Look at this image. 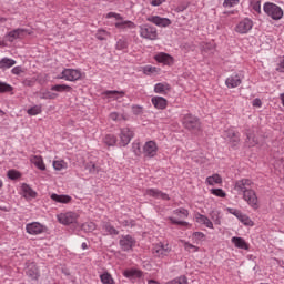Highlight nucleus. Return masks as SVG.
<instances>
[{"label": "nucleus", "mask_w": 284, "mask_h": 284, "mask_svg": "<svg viewBox=\"0 0 284 284\" xmlns=\"http://www.w3.org/2000/svg\"><path fill=\"white\" fill-rule=\"evenodd\" d=\"M252 8L255 12L261 14V1L252 2Z\"/></svg>", "instance_id": "obj_55"}, {"label": "nucleus", "mask_w": 284, "mask_h": 284, "mask_svg": "<svg viewBox=\"0 0 284 284\" xmlns=\"http://www.w3.org/2000/svg\"><path fill=\"white\" fill-rule=\"evenodd\" d=\"M151 102L156 110H165L168 108V100L163 97H153Z\"/></svg>", "instance_id": "obj_20"}, {"label": "nucleus", "mask_w": 284, "mask_h": 284, "mask_svg": "<svg viewBox=\"0 0 284 284\" xmlns=\"http://www.w3.org/2000/svg\"><path fill=\"white\" fill-rule=\"evenodd\" d=\"M193 239H195V241H203V239H205V234L203 232H194Z\"/></svg>", "instance_id": "obj_54"}, {"label": "nucleus", "mask_w": 284, "mask_h": 284, "mask_svg": "<svg viewBox=\"0 0 284 284\" xmlns=\"http://www.w3.org/2000/svg\"><path fill=\"white\" fill-rule=\"evenodd\" d=\"M143 72L145 74H159L161 72V69L152 65H146L143 68Z\"/></svg>", "instance_id": "obj_39"}, {"label": "nucleus", "mask_w": 284, "mask_h": 284, "mask_svg": "<svg viewBox=\"0 0 284 284\" xmlns=\"http://www.w3.org/2000/svg\"><path fill=\"white\" fill-rule=\"evenodd\" d=\"M120 246L123 252H130L133 247L136 246V240L131 235H122L120 239Z\"/></svg>", "instance_id": "obj_7"}, {"label": "nucleus", "mask_w": 284, "mask_h": 284, "mask_svg": "<svg viewBox=\"0 0 284 284\" xmlns=\"http://www.w3.org/2000/svg\"><path fill=\"white\" fill-rule=\"evenodd\" d=\"M12 90H14L12 85L0 81V94H3L6 92H12Z\"/></svg>", "instance_id": "obj_42"}, {"label": "nucleus", "mask_w": 284, "mask_h": 284, "mask_svg": "<svg viewBox=\"0 0 284 284\" xmlns=\"http://www.w3.org/2000/svg\"><path fill=\"white\" fill-rule=\"evenodd\" d=\"M170 284H187V277L185 275H181L170 282Z\"/></svg>", "instance_id": "obj_48"}, {"label": "nucleus", "mask_w": 284, "mask_h": 284, "mask_svg": "<svg viewBox=\"0 0 284 284\" xmlns=\"http://www.w3.org/2000/svg\"><path fill=\"white\" fill-rule=\"evenodd\" d=\"M195 219H196V223H200L201 225H205V227H209L210 230L214 227V224L212 223V221H210L207 216L201 213H196Z\"/></svg>", "instance_id": "obj_22"}, {"label": "nucleus", "mask_w": 284, "mask_h": 284, "mask_svg": "<svg viewBox=\"0 0 284 284\" xmlns=\"http://www.w3.org/2000/svg\"><path fill=\"white\" fill-rule=\"evenodd\" d=\"M224 136L229 139L230 143H232L233 148L239 145L241 142V134L234 129H227L224 131Z\"/></svg>", "instance_id": "obj_15"}, {"label": "nucleus", "mask_w": 284, "mask_h": 284, "mask_svg": "<svg viewBox=\"0 0 284 284\" xmlns=\"http://www.w3.org/2000/svg\"><path fill=\"white\" fill-rule=\"evenodd\" d=\"M77 219H79V215L74 212L61 213L58 215V221L59 223H62V225H71V223H77Z\"/></svg>", "instance_id": "obj_8"}, {"label": "nucleus", "mask_w": 284, "mask_h": 284, "mask_svg": "<svg viewBox=\"0 0 284 284\" xmlns=\"http://www.w3.org/2000/svg\"><path fill=\"white\" fill-rule=\"evenodd\" d=\"M184 248L186 250V252H192V250H193V252H199V247L194 246L190 242L184 243Z\"/></svg>", "instance_id": "obj_51"}, {"label": "nucleus", "mask_w": 284, "mask_h": 284, "mask_svg": "<svg viewBox=\"0 0 284 284\" xmlns=\"http://www.w3.org/2000/svg\"><path fill=\"white\" fill-rule=\"evenodd\" d=\"M158 63H163V65H174V58L165 52H160L154 57Z\"/></svg>", "instance_id": "obj_17"}, {"label": "nucleus", "mask_w": 284, "mask_h": 284, "mask_svg": "<svg viewBox=\"0 0 284 284\" xmlns=\"http://www.w3.org/2000/svg\"><path fill=\"white\" fill-rule=\"evenodd\" d=\"M264 12L271 17L274 21H278L283 19V9L281 7L272 3V2H266L264 4Z\"/></svg>", "instance_id": "obj_1"}, {"label": "nucleus", "mask_w": 284, "mask_h": 284, "mask_svg": "<svg viewBox=\"0 0 284 284\" xmlns=\"http://www.w3.org/2000/svg\"><path fill=\"white\" fill-rule=\"evenodd\" d=\"M171 251L172 250L168 247V245H163L162 243H160L153 247L152 254L153 256H155V258H165V256H168Z\"/></svg>", "instance_id": "obj_10"}, {"label": "nucleus", "mask_w": 284, "mask_h": 284, "mask_svg": "<svg viewBox=\"0 0 284 284\" xmlns=\"http://www.w3.org/2000/svg\"><path fill=\"white\" fill-rule=\"evenodd\" d=\"M243 200L247 203V205H250V207H252V210H258V207H261L256 191L252 189L243 194Z\"/></svg>", "instance_id": "obj_4"}, {"label": "nucleus", "mask_w": 284, "mask_h": 284, "mask_svg": "<svg viewBox=\"0 0 284 284\" xmlns=\"http://www.w3.org/2000/svg\"><path fill=\"white\" fill-rule=\"evenodd\" d=\"M169 221H171V223L173 225H182L183 227H187L189 223L185 222V221H178L174 217H169Z\"/></svg>", "instance_id": "obj_50"}, {"label": "nucleus", "mask_w": 284, "mask_h": 284, "mask_svg": "<svg viewBox=\"0 0 284 284\" xmlns=\"http://www.w3.org/2000/svg\"><path fill=\"white\" fill-rule=\"evenodd\" d=\"M7 176L11 181H17V179H21V173L17 170H9Z\"/></svg>", "instance_id": "obj_40"}, {"label": "nucleus", "mask_w": 284, "mask_h": 284, "mask_svg": "<svg viewBox=\"0 0 284 284\" xmlns=\"http://www.w3.org/2000/svg\"><path fill=\"white\" fill-rule=\"evenodd\" d=\"M115 48L116 50H128V40L126 39L118 40Z\"/></svg>", "instance_id": "obj_45"}, {"label": "nucleus", "mask_w": 284, "mask_h": 284, "mask_svg": "<svg viewBox=\"0 0 284 284\" xmlns=\"http://www.w3.org/2000/svg\"><path fill=\"white\" fill-rule=\"evenodd\" d=\"M26 32H28L26 29H14L6 34V39L12 43V41L17 39H23V37H26Z\"/></svg>", "instance_id": "obj_16"}, {"label": "nucleus", "mask_w": 284, "mask_h": 284, "mask_svg": "<svg viewBox=\"0 0 284 284\" xmlns=\"http://www.w3.org/2000/svg\"><path fill=\"white\" fill-rule=\"evenodd\" d=\"M103 143L109 146L116 145V138L114 134H106L103 139Z\"/></svg>", "instance_id": "obj_36"}, {"label": "nucleus", "mask_w": 284, "mask_h": 284, "mask_svg": "<svg viewBox=\"0 0 284 284\" xmlns=\"http://www.w3.org/2000/svg\"><path fill=\"white\" fill-rule=\"evenodd\" d=\"M166 90H170V84L158 83L154 87V92H156V94H163Z\"/></svg>", "instance_id": "obj_38"}, {"label": "nucleus", "mask_w": 284, "mask_h": 284, "mask_svg": "<svg viewBox=\"0 0 284 284\" xmlns=\"http://www.w3.org/2000/svg\"><path fill=\"white\" fill-rule=\"evenodd\" d=\"M82 230L84 232H94V230H97V224H94V222H87L82 224Z\"/></svg>", "instance_id": "obj_41"}, {"label": "nucleus", "mask_w": 284, "mask_h": 284, "mask_svg": "<svg viewBox=\"0 0 284 284\" xmlns=\"http://www.w3.org/2000/svg\"><path fill=\"white\" fill-rule=\"evenodd\" d=\"M31 163H33L38 170H45V163H43V158L41 155H33L31 158Z\"/></svg>", "instance_id": "obj_28"}, {"label": "nucleus", "mask_w": 284, "mask_h": 284, "mask_svg": "<svg viewBox=\"0 0 284 284\" xmlns=\"http://www.w3.org/2000/svg\"><path fill=\"white\" fill-rule=\"evenodd\" d=\"M85 170H89V172L91 174H97V172H99V170H101V166L97 165V163L94 162H88L85 165H84Z\"/></svg>", "instance_id": "obj_34"}, {"label": "nucleus", "mask_w": 284, "mask_h": 284, "mask_svg": "<svg viewBox=\"0 0 284 284\" xmlns=\"http://www.w3.org/2000/svg\"><path fill=\"white\" fill-rule=\"evenodd\" d=\"M26 231L28 232V234H33V235L43 234V225L41 223L33 222V223L27 224Z\"/></svg>", "instance_id": "obj_18"}, {"label": "nucleus", "mask_w": 284, "mask_h": 284, "mask_svg": "<svg viewBox=\"0 0 284 284\" xmlns=\"http://www.w3.org/2000/svg\"><path fill=\"white\" fill-rule=\"evenodd\" d=\"M254 23L251 19H244L235 27V32H239V34H247L250 30H252V27Z\"/></svg>", "instance_id": "obj_11"}, {"label": "nucleus", "mask_w": 284, "mask_h": 284, "mask_svg": "<svg viewBox=\"0 0 284 284\" xmlns=\"http://www.w3.org/2000/svg\"><path fill=\"white\" fill-rule=\"evenodd\" d=\"M41 112H43L41 105H34L27 110V113L29 114V116H37V114H41Z\"/></svg>", "instance_id": "obj_35"}, {"label": "nucleus", "mask_w": 284, "mask_h": 284, "mask_svg": "<svg viewBox=\"0 0 284 284\" xmlns=\"http://www.w3.org/2000/svg\"><path fill=\"white\" fill-rule=\"evenodd\" d=\"M104 97H106L108 99H113V101H116L120 97H125V91H104L103 92Z\"/></svg>", "instance_id": "obj_27"}, {"label": "nucleus", "mask_w": 284, "mask_h": 284, "mask_svg": "<svg viewBox=\"0 0 284 284\" xmlns=\"http://www.w3.org/2000/svg\"><path fill=\"white\" fill-rule=\"evenodd\" d=\"M105 230L109 232V234H113L114 236H118L119 234V231L110 224L105 225Z\"/></svg>", "instance_id": "obj_53"}, {"label": "nucleus", "mask_w": 284, "mask_h": 284, "mask_svg": "<svg viewBox=\"0 0 284 284\" xmlns=\"http://www.w3.org/2000/svg\"><path fill=\"white\" fill-rule=\"evenodd\" d=\"M116 19V21H123V17L119 13H115V12H109L106 14V19Z\"/></svg>", "instance_id": "obj_52"}, {"label": "nucleus", "mask_w": 284, "mask_h": 284, "mask_svg": "<svg viewBox=\"0 0 284 284\" xmlns=\"http://www.w3.org/2000/svg\"><path fill=\"white\" fill-rule=\"evenodd\" d=\"M115 28H118V30H133V28H136V24H134V22L126 20V21H122V22H116L115 23Z\"/></svg>", "instance_id": "obj_26"}, {"label": "nucleus", "mask_w": 284, "mask_h": 284, "mask_svg": "<svg viewBox=\"0 0 284 284\" xmlns=\"http://www.w3.org/2000/svg\"><path fill=\"white\" fill-rule=\"evenodd\" d=\"M132 139H134V131L130 130V128H123L120 130L121 148H125V145H129Z\"/></svg>", "instance_id": "obj_6"}, {"label": "nucleus", "mask_w": 284, "mask_h": 284, "mask_svg": "<svg viewBox=\"0 0 284 284\" xmlns=\"http://www.w3.org/2000/svg\"><path fill=\"white\" fill-rule=\"evenodd\" d=\"M61 74V79L65 81H79L81 79V71L77 69H64Z\"/></svg>", "instance_id": "obj_9"}, {"label": "nucleus", "mask_w": 284, "mask_h": 284, "mask_svg": "<svg viewBox=\"0 0 284 284\" xmlns=\"http://www.w3.org/2000/svg\"><path fill=\"white\" fill-rule=\"evenodd\" d=\"M28 276H30V278H32L33 281L38 280L39 278V274H37L34 271L32 270H29L27 272Z\"/></svg>", "instance_id": "obj_57"}, {"label": "nucleus", "mask_w": 284, "mask_h": 284, "mask_svg": "<svg viewBox=\"0 0 284 284\" xmlns=\"http://www.w3.org/2000/svg\"><path fill=\"white\" fill-rule=\"evenodd\" d=\"M252 185H254V182L250 179H242L235 182L234 190L239 194H245L246 192H250L252 190Z\"/></svg>", "instance_id": "obj_5"}, {"label": "nucleus", "mask_w": 284, "mask_h": 284, "mask_svg": "<svg viewBox=\"0 0 284 284\" xmlns=\"http://www.w3.org/2000/svg\"><path fill=\"white\" fill-rule=\"evenodd\" d=\"M110 37V32L106 30L100 29L95 33V39H99V41H105Z\"/></svg>", "instance_id": "obj_37"}, {"label": "nucleus", "mask_w": 284, "mask_h": 284, "mask_svg": "<svg viewBox=\"0 0 284 284\" xmlns=\"http://www.w3.org/2000/svg\"><path fill=\"white\" fill-rule=\"evenodd\" d=\"M212 50H214V45L210 43L204 44V52H210Z\"/></svg>", "instance_id": "obj_61"}, {"label": "nucleus", "mask_w": 284, "mask_h": 284, "mask_svg": "<svg viewBox=\"0 0 284 284\" xmlns=\"http://www.w3.org/2000/svg\"><path fill=\"white\" fill-rule=\"evenodd\" d=\"M53 92H72V87L68 84H55L51 87Z\"/></svg>", "instance_id": "obj_31"}, {"label": "nucleus", "mask_w": 284, "mask_h": 284, "mask_svg": "<svg viewBox=\"0 0 284 284\" xmlns=\"http://www.w3.org/2000/svg\"><path fill=\"white\" fill-rule=\"evenodd\" d=\"M13 65H17V61L14 59L2 58L0 60V70H8V69L12 68Z\"/></svg>", "instance_id": "obj_25"}, {"label": "nucleus", "mask_w": 284, "mask_h": 284, "mask_svg": "<svg viewBox=\"0 0 284 284\" xmlns=\"http://www.w3.org/2000/svg\"><path fill=\"white\" fill-rule=\"evenodd\" d=\"M53 168L54 170H65V168H68V164L61 160V161H53Z\"/></svg>", "instance_id": "obj_46"}, {"label": "nucleus", "mask_w": 284, "mask_h": 284, "mask_svg": "<svg viewBox=\"0 0 284 284\" xmlns=\"http://www.w3.org/2000/svg\"><path fill=\"white\" fill-rule=\"evenodd\" d=\"M12 74H16L17 77H19V74H22L23 72V68L21 65H18V67H14L12 70H11Z\"/></svg>", "instance_id": "obj_56"}, {"label": "nucleus", "mask_w": 284, "mask_h": 284, "mask_svg": "<svg viewBox=\"0 0 284 284\" xmlns=\"http://www.w3.org/2000/svg\"><path fill=\"white\" fill-rule=\"evenodd\" d=\"M150 23H154L159 28H168V26H172V20L168 18H161L159 16H152L146 19Z\"/></svg>", "instance_id": "obj_14"}, {"label": "nucleus", "mask_w": 284, "mask_h": 284, "mask_svg": "<svg viewBox=\"0 0 284 284\" xmlns=\"http://www.w3.org/2000/svg\"><path fill=\"white\" fill-rule=\"evenodd\" d=\"M231 241L235 247H239V250H250V244H247L243 237L234 236Z\"/></svg>", "instance_id": "obj_23"}, {"label": "nucleus", "mask_w": 284, "mask_h": 284, "mask_svg": "<svg viewBox=\"0 0 284 284\" xmlns=\"http://www.w3.org/2000/svg\"><path fill=\"white\" fill-rule=\"evenodd\" d=\"M241 83L242 80L240 74L231 75L225 80V84L227 88H239Z\"/></svg>", "instance_id": "obj_21"}, {"label": "nucleus", "mask_w": 284, "mask_h": 284, "mask_svg": "<svg viewBox=\"0 0 284 284\" xmlns=\"http://www.w3.org/2000/svg\"><path fill=\"white\" fill-rule=\"evenodd\" d=\"M165 0H153L152 6H161Z\"/></svg>", "instance_id": "obj_64"}, {"label": "nucleus", "mask_w": 284, "mask_h": 284, "mask_svg": "<svg viewBox=\"0 0 284 284\" xmlns=\"http://www.w3.org/2000/svg\"><path fill=\"white\" fill-rule=\"evenodd\" d=\"M140 37L148 39L149 41H156L159 33L156 29L150 24L140 26Z\"/></svg>", "instance_id": "obj_3"}, {"label": "nucleus", "mask_w": 284, "mask_h": 284, "mask_svg": "<svg viewBox=\"0 0 284 284\" xmlns=\"http://www.w3.org/2000/svg\"><path fill=\"white\" fill-rule=\"evenodd\" d=\"M125 278H141V271L131 268L123 272Z\"/></svg>", "instance_id": "obj_30"}, {"label": "nucleus", "mask_w": 284, "mask_h": 284, "mask_svg": "<svg viewBox=\"0 0 284 284\" xmlns=\"http://www.w3.org/2000/svg\"><path fill=\"white\" fill-rule=\"evenodd\" d=\"M252 105L254 108H261V105H263V102L261 101V99L256 98L253 100Z\"/></svg>", "instance_id": "obj_59"}, {"label": "nucleus", "mask_w": 284, "mask_h": 284, "mask_svg": "<svg viewBox=\"0 0 284 284\" xmlns=\"http://www.w3.org/2000/svg\"><path fill=\"white\" fill-rule=\"evenodd\" d=\"M211 194H214V196H220V199H225L226 196L225 191H223L222 189H213L211 191Z\"/></svg>", "instance_id": "obj_49"}, {"label": "nucleus", "mask_w": 284, "mask_h": 284, "mask_svg": "<svg viewBox=\"0 0 284 284\" xmlns=\"http://www.w3.org/2000/svg\"><path fill=\"white\" fill-rule=\"evenodd\" d=\"M227 212L230 214H233V216H236V219H239V221H241V223H243L244 225H254V222H252L250 216L243 214V212H241L240 210L227 209Z\"/></svg>", "instance_id": "obj_13"}, {"label": "nucleus", "mask_w": 284, "mask_h": 284, "mask_svg": "<svg viewBox=\"0 0 284 284\" xmlns=\"http://www.w3.org/2000/svg\"><path fill=\"white\" fill-rule=\"evenodd\" d=\"M173 212L176 216H180L181 219H187V216H190V212L185 209H176Z\"/></svg>", "instance_id": "obj_43"}, {"label": "nucleus", "mask_w": 284, "mask_h": 284, "mask_svg": "<svg viewBox=\"0 0 284 284\" xmlns=\"http://www.w3.org/2000/svg\"><path fill=\"white\" fill-rule=\"evenodd\" d=\"M110 119H111V121H116L119 119V113H116V112L111 113Z\"/></svg>", "instance_id": "obj_63"}, {"label": "nucleus", "mask_w": 284, "mask_h": 284, "mask_svg": "<svg viewBox=\"0 0 284 284\" xmlns=\"http://www.w3.org/2000/svg\"><path fill=\"white\" fill-rule=\"evenodd\" d=\"M22 192L24 199H37V191L32 190V187L26 183L22 184Z\"/></svg>", "instance_id": "obj_24"}, {"label": "nucleus", "mask_w": 284, "mask_h": 284, "mask_svg": "<svg viewBox=\"0 0 284 284\" xmlns=\"http://www.w3.org/2000/svg\"><path fill=\"white\" fill-rule=\"evenodd\" d=\"M37 83V78H27L22 81V85L26 88H34Z\"/></svg>", "instance_id": "obj_44"}, {"label": "nucleus", "mask_w": 284, "mask_h": 284, "mask_svg": "<svg viewBox=\"0 0 284 284\" xmlns=\"http://www.w3.org/2000/svg\"><path fill=\"white\" fill-rule=\"evenodd\" d=\"M247 142L250 143V145H256V140L253 138L252 133H248L247 135Z\"/></svg>", "instance_id": "obj_58"}, {"label": "nucleus", "mask_w": 284, "mask_h": 284, "mask_svg": "<svg viewBox=\"0 0 284 284\" xmlns=\"http://www.w3.org/2000/svg\"><path fill=\"white\" fill-rule=\"evenodd\" d=\"M223 6L224 8H232V6H234V2L232 0H224Z\"/></svg>", "instance_id": "obj_60"}, {"label": "nucleus", "mask_w": 284, "mask_h": 284, "mask_svg": "<svg viewBox=\"0 0 284 284\" xmlns=\"http://www.w3.org/2000/svg\"><path fill=\"white\" fill-rule=\"evenodd\" d=\"M100 281L103 284H115L114 278H112V275L108 272L100 275Z\"/></svg>", "instance_id": "obj_33"}, {"label": "nucleus", "mask_w": 284, "mask_h": 284, "mask_svg": "<svg viewBox=\"0 0 284 284\" xmlns=\"http://www.w3.org/2000/svg\"><path fill=\"white\" fill-rule=\"evenodd\" d=\"M145 194L148 196H152L153 199H162V201H170V195L168 193H163L159 191V189H149Z\"/></svg>", "instance_id": "obj_19"}, {"label": "nucleus", "mask_w": 284, "mask_h": 284, "mask_svg": "<svg viewBox=\"0 0 284 284\" xmlns=\"http://www.w3.org/2000/svg\"><path fill=\"white\" fill-rule=\"evenodd\" d=\"M159 152V146H156V142L149 141L143 146V154L144 156H148L149 159L154 158V155Z\"/></svg>", "instance_id": "obj_12"}, {"label": "nucleus", "mask_w": 284, "mask_h": 284, "mask_svg": "<svg viewBox=\"0 0 284 284\" xmlns=\"http://www.w3.org/2000/svg\"><path fill=\"white\" fill-rule=\"evenodd\" d=\"M51 200L55 201V203H70L72 197L70 195H59V194H51Z\"/></svg>", "instance_id": "obj_29"}, {"label": "nucleus", "mask_w": 284, "mask_h": 284, "mask_svg": "<svg viewBox=\"0 0 284 284\" xmlns=\"http://www.w3.org/2000/svg\"><path fill=\"white\" fill-rule=\"evenodd\" d=\"M57 97H59L58 93H52L50 91L40 93V99H44V100H47V99H57Z\"/></svg>", "instance_id": "obj_47"}, {"label": "nucleus", "mask_w": 284, "mask_h": 284, "mask_svg": "<svg viewBox=\"0 0 284 284\" xmlns=\"http://www.w3.org/2000/svg\"><path fill=\"white\" fill-rule=\"evenodd\" d=\"M206 183L209 185H214L215 183L219 184V183H223V179L221 178V175L219 174H213L209 178H206Z\"/></svg>", "instance_id": "obj_32"}, {"label": "nucleus", "mask_w": 284, "mask_h": 284, "mask_svg": "<svg viewBox=\"0 0 284 284\" xmlns=\"http://www.w3.org/2000/svg\"><path fill=\"white\" fill-rule=\"evenodd\" d=\"M183 125L186 130H190L191 132H201V121H199V118L186 114L183 120Z\"/></svg>", "instance_id": "obj_2"}, {"label": "nucleus", "mask_w": 284, "mask_h": 284, "mask_svg": "<svg viewBox=\"0 0 284 284\" xmlns=\"http://www.w3.org/2000/svg\"><path fill=\"white\" fill-rule=\"evenodd\" d=\"M133 152H135V154H139V152H141V146L139 143H133Z\"/></svg>", "instance_id": "obj_62"}]
</instances>
